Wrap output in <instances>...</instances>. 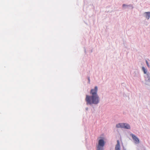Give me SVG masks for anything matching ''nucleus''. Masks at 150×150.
I'll return each mask as SVG.
<instances>
[{"label": "nucleus", "mask_w": 150, "mask_h": 150, "mask_svg": "<svg viewBox=\"0 0 150 150\" xmlns=\"http://www.w3.org/2000/svg\"><path fill=\"white\" fill-rule=\"evenodd\" d=\"M98 87L96 86L94 89H91L90 93L92 95L91 96L88 95H86L85 100L87 104H96L99 102V97L97 94Z\"/></svg>", "instance_id": "nucleus-1"}, {"label": "nucleus", "mask_w": 150, "mask_h": 150, "mask_svg": "<svg viewBox=\"0 0 150 150\" xmlns=\"http://www.w3.org/2000/svg\"><path fill=\"white\" fill-rule=\"evenodd\" d=\"M105 145V142L104 140L102 139L99 140L98 144L97 146V150H103V146Z\"/></svg>", "instance_id": "nucleus-2"}, {"label": "nucleus", "mask_w": 150, "mask_h": 150, "mask_svg": "<svg viewBox=\"0 0 150 150\" xmlns=\"http://www.w3.org/2000/svg\"><path fill=\"white\" fill-rule=\"evenodd\" d=\"M131 135L136 144H138L139 143V139L135 135L133 134H131Z\"/></svg>", "instance_id": "nucleus-3"}, {"label": "nucleus", "mask_w": 150, "mask_h": 150, "mask_svg": "<svg viewBox=\"0 0 150 150\" xmlns=\"http://www.w3.org/2000/svg\"><path fill=\"white\" fill-rule=\"evenodd\" d=\"M117 143L115 146V150H120V142L118 140L117 141Z\"/></svg>", "instance_id": "nucleus-4"}, {"label": "nucleus", "mask_w": 150, "mask_h": 150, "mask_svg": "<svg viewBox=\"0 0 150 150\" xmlns=\"http://www.w3.org/2000/svg\"><path fill=\"white\" fill-rule=\"evenodd\" d=\"M125 123H119L116 125V127L117 128H124Z\"/></svg>", "instance_id": "nucleus-5"}, {"label": "nucleus", "mask_w": 150, "mask_h": 150, "mask_svg": "<svg viewBox=\"0 0 150 150\" xmlns=\"http://www.w3.org/2000/svg\"><path fill=\"white\" fill-rule=\"evenodd\" d=\"M130 128V126L129 124L127 123H125L124 128L127 129H129Z\"/></svg>", "instance_id": "nucleus-6"}, {"label": "nucleus", "mask_w": 150, "mask_h": 150, "mask_svg": "<svg viewBox=\"0 0 150 150\" xmlns=\"http://www.w3.org/2000/svg\"><path fill=\"white\" fill-rule=\"evenodd\" d=\"M146 18L148 19H149L150 17V13L149 12H146Z\"/></svg>", "instance_id": "nucleus-7"}, {"label": "nucleus", "mask_w": 150, "mask_h": 150, "mask_svg": "<svg viewBox=\"0 0 150 150\" xmlns=\"http://www.w3.org/2000/svg\"><path fill=\"white\" fill-rule=\"evenodd\" d=\"M142 70L144 71V73L145 74H146V73L147 72V70L144 67H142Z\"/></svg>", "instance_id": "nucleus-8"}, {"label": "nucleus", "mask_w": 150, "mask_h": 150, "mask_svg": "<svg viewBox=\"0 0 150 150\" xmlns=\"http://www.w3.org/2000/svg\"><path fill=\"white\" fill-rule=\"evenodd\" d=\"M146 64H147V66L149 67V63L148 62V61H147V60H146Z\"/></svg>", "instance_id": "nucleus-9"}, {"label": "nucleus", "mask_w": 150, "mask_h": 150, "mask_svg": "<svg viewBox=\"0 0 150 150\" xmlns=\"http://www.w3.org/2000/svg\"><path fill=\"white\" fill-rule=\"evenodd\" d=\"M88 81H89V82H90V79H89V78H88Z\"/></svg>", "instance_id": "nucleus-10"}, {"label": "nucleus", "mask_w": 150, "mask_h": 150, "mask_svg": "<svg viewBox=\"0 0 150 150\" xmlns=\"http://www.w3.org/2000/svg\"><path fill=\"white\" fill-rule=\"evenodd\" d=\"M126 6L125 5V4H124L123 5V7H124V6Z\"/></svg>", "instance_id": "nucleus-11"}]
</instances>
